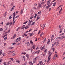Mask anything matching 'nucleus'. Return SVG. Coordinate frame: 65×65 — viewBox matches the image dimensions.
Listing matches in <instances>:
<instances>
[{
    "label": "nucleus",
    "mask_w": 65,
    "mask_h": 65,
    "mask_svg": "<svg viewBox=\"0 0 65 65\" xmlns=\"http://www.w3.org/2000/svg\"><path fill=\"white\" fill-rule=\"evenodd\" d=\"M30 26H31V24L29 23L27 25L24 27V28L25 29H28V28H29V27Z\"/></svg>",
    "instance_id": "f257e3e1"
},
{
    "label": "nucleus",
    "mask_w": 65,
    "mask_h": 65,
    "mask_svg": "<svg viewBox=\"0 0 65 65\" xmlns=\"http://www.w3.org/2000/svg\"><path fill=\"white\" fill-rule=\"evenodd\" d=\"M21 37H19L16 39V42H18L19 41H20L21 40Z\"/></svg>",
    "instance_id": "f03ea898"
},
{
    "label": "nucleus",
    "mask_w": 65,
    "mask_h": 65,
    "mask_svg": "<svg viewBox=\"0 0 65 65\" xmlns=\"http://www.w3.org/2000/svg\"><path fill=\"white\" fill-rule=\"evenodd\" d=\"M37 60V58L36 57L34 58V60L33 61V63H35L36 62V61Z\"/></svg>",
    "instance_id": "7ed1b4c3"
},
{
    "label": "nucleus",
    "mask_w": 65,
    "mask_h": 65,
    "mask_svg": "<svg viewBox=\"0 0 65 65\" xmlns=\"http://www.w3.org/2000/svg\"><path fill=\"white\" fill-rule=\"evenodd\" d=\"M48 55L50 56H51L52 55V53L51 52L49 51L48 53Z\"/></svg>",
    "instance_id": "20e7f679"
},
{
    "label": "nucleus",
    "mask_w": 65,
    "mask_h": 65,
    "mask_svg": "<svg viewBox=\"0 0 65 65\" xmlns=\"http://www.w3.org/2000/svg\"><path fill=\"white\" fill-rule=\"evenodd\" d=\"M50 57L51 56H49V57L48 59V61L47 62V63H48V62H49V61H50V59H51V58Z\"/></svg>",
    "instance_id": "39448f33"
},
{
    "label": "nucleus",
    "mask_w": 65,
    "mask_h": 65,
    "mask_svg": "<svg viewBox=\"0 0 65 65\" xmlns=\"http://www.w3.org/2000/svg\"><path fill=\"white\" fill-rule=\"evenodd\" d=\"M14 7H15V6H14L12 8L10 9V11H12L13 9H14Z\"/></svg>",
    "instance_id": "423d86ee"
},
{
    "label": "nucleus",
    "mask_w": 65,
    "mask_h": 65,
    "mask_svg": "<svg viewBox=\"0 0 65 65\" xmlns=\"http://www.w3.org/2000/svg\"><path fill=\"white\" fill-rule=\"evenodd\" d=\"M24 9H23H23H22L21 11H20V14H21V15H22V14H23V12L24 11Z\"/></svg>",
    "instance_id": "0eeeda50"
},
{
    "label": "nucleus",
    "mask_w": 65,
    "mask_h": 65,
    "mask_svg": "<svg viewBox=\"0 0 65 65\" xmlns=\"http://www.w3.org/2000/svg\"><path fill=\"white\" fill-rule=\"evenodd\" d=\"M39 64L40 65H43V63H42V62L41 61H40L39 62Z\"/></svg>",
    "instance_id": "6e6552de"
},
{
    "label": "nucleus",
    "mask_w": 65,
    "mask_h": 65,
    "mask_svg": "<svg viewBox=\"0 0 65 65\" xmlns=\"http://www.w3.org/2000/svg\"><path fill=\"white\" fill-rule=\"evenodd\" d=\"M50 4V0H48L47 2V5H49Z\"/></svg>",
    "instance_id": "1a4fd4ad"
},
{
    "label": "nucleus",
    "mask_w": 65,
    "mask_h": 65,
    "mask_svg": "<svg viewBox=\"0 0 65 65\" xmlns=\"http://www.w3.org/2000/svg\"><path fill=\"white\" fill-rule=\"evenodd\" d=\"M25 44H27V45L28 46H29V45H30V43L29 42H26Z\"/></svg>",
    "instance_id": "9d476101"
},
{
    "label": "nucleus",
    "mask_w": 65,
    "mask_h": 65,
    "mask_svg": "<svg viewBox=\"0 0 65 65\" xmlns=\"http://www.w3.org/2000/svg\"><path fill=\"white\" fill-rule=\"evenodd\" d=\"M30 43L31 44V45H33V42H32V40H31L30 41Z\"/></svg>",
    "instance_id": "9b49d317"
},
{
    "label": "nucleus",
    "mask_w": 65,
    "mask_h": 65,
    "mask_svg": "<svg viewBox=\"0 0 65 65\" xmlns=\"http://www.w3.org/2000/svg\"><path fill=\"white\" fill-rule=\"evenodd\" d=\"M38 6L39 7H42V5H41L40 4H38Z\"/></svg>",
    "instance_id": "f8f14e48"
},
{
    "label": "nucleus",
    "mask_w": 65,
    "mask_h": 65,
    "mask_svg": "<svg viewBox=\"0 0 65 65\" xmlns=\"http://www.w3.org/2000/svg\"><path fill=\"white\" fill-rule=\"evenodd\" d=\"M65 37V36H63L62 37H60V39H63V38H64Z\"/></svg>",
    "instance_id": "ddd939ff"
},
{
    "label": "nucleus",
    "mask_w": 65,
    "mask_h": 65,
    "mask_svg": "<svg viewBox=\"0 0 65 65\" xmlns=\"http://www.w3.org/2000/svg\"><path fill=\"white\" fill-rule=\"evenodd\" d=\"M46 38H44V40L43 41V42H45V41H46Z\"/></svg>",
    "instance_id": "4468645a"
},
{
    "label": "nucleus",
    "mask_w": 65,
    "mask_h": 65,
    "mask_svg": "<svg viewBox=\"0 0 65 65\" xmlns=\"http://www.w3.org/2000/svg\"><path fill=\"white\" fill-rule=\"evenodd\" d=\"M13 52H12V51H9L8 52V54H10L11 53H11H12Z\"/></svg>",
    "instance_id": "2eb2a0df"
},
{
    "label": "nucleus",
    "mask_w": 65,
    "mask_h": 65,
    "mask_svg": "<svg viewBox=\"0 0 65 65\" xmlns=\"http://www.w3.org/2000/svg\"><path fill=\"white\" fill-rule=\"evenodd\" d=\"M16 62H17L18 63H20V61L19 60H17Z\"/></svg>",
    "instance_id": "dca6fc26"
},
{
    "label": "nucleus",
    "mask_w": 65,
    "mask_h": 65,
    "mask_svg": "<svg viewBox=\"0 0 65 65\" xmlns=\"http://www.w3.org/2000/svg\"><path fill=\"white\" fill-rule=\"evenodd\" d=\"M29 64H30L31 65H33V63H32L31 62H29Z\"/></svg>",
    "instance_id": "f3484780"
},
{
    "label": "nucleus",
    "mask_w": 65,
    "mask_h": 65,
    "mask_svg": "<svg viewBox=\"0 0 65 65\" xmlns=\"http://www.w3.org/2000/svg\"><path fill=\"white\" fill-rule=\"evenodd\" d=\"M52 50H53V52H54L55 50V48H52Z\"/></svg>",
    "instance_id": "a211bd4d"
},
{
    "label": "nucleus",
    "mask_w": 65,
    "mask_h": 65,
    "mask_svg": "<svg viewBox=\"0 0 65 65\" xmlns=\"http://www.w3.org/2000/svg\"><path fill=\"white\" fill-rule=\"evenodd\" d=\"M30 36H31L33 35V33H31L30 34Z\"/></svg>",
    "instance_id": "6ab92c4d"
},
{
    "label": "nucleus",
    "mask_w": 65,
    "mask_h": 65,
    "mask_svg": "<svg viewBox=\"0 0 65 65\" xmlns=\"http://www.w3.org/2000/svg\"><path fill=\"white\" fill-rule=\"evenodd\" d=\"M9 49L10 50H11V49H12V48H13V47H9Z\"/></svg>",
    "instance_id": "aec40b11"
},
{
    "label": "nucleus",
    "mask_w": 65,
    "mask_h": 65,
    "mask_svg": "<svg viewBox=\"0 0 65 65\" xmlns=\"http://www.w3.org/2000/svg\"><path fill=\"white\" fill-rule=\"evenodd\" d=\"M62 8H61V9L59 11V13H61V11H62Z\"/></svg>",
    "instance_id": "412c9836"
},
{
    "label": "nucleus",
    "mask_w": 65,
    "mask_h": 65,
    "mask_svg": "<svg viewBox=\"0 0 65 65\" xmlns=\"http://www.w3.org/2000/svg\"><path fill=\"white\" fill-rule=\"evenodd\" d=\"M60 38H61V37H58L56 38V40H57V39H61Z\"/></svg>",
    "instance_id": "4be33fe9"
},
{
    "label": "nucleus",
    "mask_w": 65,
    "mask_h": 65,
    "mask_svg": "<svg viewBox=\"0 0 65 65\" xmlns=\"http://www.w3.org/2000/svg\"><path fill=\"white\" fill-rule=\"evenodd\" d=\"M2 51L1 50L0 51V56L2 55Z\"/></svg>",
    "instance_id": "5701e85b"
},
{
    "label": "nucleus",
    "mask_w": 65,
    "mask_h": 65,
    "mask_svg": "<svg viewBox=\"0 0 65 65\" xmlns=\"http://www.w3.org/2000/svg\"><path fill=\"white\" fill-rule=\"evenodd\" d=\"M56 42H55L52 45V47H53V46H54V45H55V44H56Z\"/></svg>",
    "instance_id": "b1692460"
},
{
    "label": "nucleus",
    "mask_w": 65,
    "mask_h": 65,
    "mask_svg": "<svg viewBox=\"0 0 65 65\" xmlns=\"http://www.w3.org/2000/svg\"><path fill=\"white\" fill-rule=\"evenodd\" d=\"M15 13L14 12L13 13V17H15Z\"/></svg>",
    "instance_id": "393cba45"
},
{
    "label": "nucleus",
    "mask_w": 65,
    "mask_h": 65,
    "mask_svg": "<svg viewBox=\"0 0 65 65\" xmlns=\"http://www.w3.org/2000/svg\"><path fill=\"white\" fill-rule=\"evenodd\" d=\"M26 57H27V58H29V54H27L26 55Z\"/></svg>",
    "instance_id": "a878e982"
},
{
    "label": "nucleus",
    "mask_w": 65,
    "mask_h": 65,
    "mask_svg": "<svg viewBox=\"0 0 65 65\" xmlns=\"http://www.w3.org/2000/svg\"><path fill=\"white\" fill-rule=\"evenodd\" d=\"M32 48L34 49L35 50V45H34L32 47Z\"/></svg>",
    "instance_id": "bb28decb"
},
{
    "label": "nucleus",
    "mask_w": 65,
    "mask_h": 65,
    "mask_svg": "<svg viewBox=\"0 0 65 65\" xmlns=\"http://www.w3.org/2000/svg\"><path fill=\"white\" fill-rule=\"evenodd\" d=\"M11 16H12V15H11L9 17V19H10V20H11V18H12V17H11Z\"/></svg>",
    "instance_id": "cd10ccee"
},
{
    "label": "nucleus",
    "mask_w": 65,
    "mask_h": 65,
    "mask_svg": "<svg viewBox=\"0 0 65 65\" xmlns=\"http://www.w3.org/2000/svg\"><path fill=\"white\" fill-rule=\"evenodd\" d=\"M44 46L41 49V50H44Z\"/></svg>",
    "instance_id": "c85d7f7f"
},
{
    "label": "nucleus",
    "mask_w": 65,
    "mask_h": 65,
    "mask_svg": "<svg viewBox=\"0 0 65 65\" xmlns=\"http://www.w3.org/2000/svg\"><path fill=\"white\" fill-rule=\"evenodd\" d=\"M56 4V2H55L53 4V6H55Z\"/></svg>",
    "instance_id": "c756f323"
},
{
    "label": "nucleus",
    "mask_w": 65,
    "mask_h": 65,
    "mask_svg": "<svg viewBox=\"0 0 65 65\" xmlns=\"http://www.w3.org/2000/svg\"><path fill=\"white\" fill-rule=\"evenodd\" d=\"M59 27L60 29H61V28L62 27V26H61V25H59Z\"/></svg>",
    "instance_id": "7c9ffc66"
},
{
    "label": "nucleus",
    "mask_w": 65,
    "mask_h": 65,
    "mask_svg": "<svg viewBox=\"0 0 65 65\" xmlns=\"http://www.w3.org/2000/svg\"><path fill=\"white\" fill-rule=\"evenodd\" d=\"M44 34H43V32H42L41 34L40 35V36L41 37V36H42V35H43Z\"/></svg>",
    "instance_id": "2f4dec72"
},
{
    "label": "nucleus",
    "mask_w": 65,
    "mask_h": 65,
    "mask_svg": "<svg viewBox=\"0 0 65 65\" xmlns=\"http://www.w3.org/2000/svg\"><path fill=\"white\" fill-rule=\"evenodd\" d=\"M54 56L56 57H57V58H58V55L57 54H55L54 55Z\"/></svg>",
    "instance_id": "473e14b6"
},
{
    "label": "nucleus",
    "mask_w": 65,
    "mask_h": 65,
    "mask_svg": "<svg viewBox=\"0 0 65 65\" xmlns=\"http://www.w3.org/2000/svg\"><path fill=\"white\" fill-rule=\"evenodd\" d=\"M7 36V34H6V35H5L3 36V38H4V37H5V36Z\"/></svg>",
    "instance_id": "72a5a7b5"
},
{
    "label": "nucleus",
    "mask_w": 65,
    "mask_h": 65,
    "mask_svg": "<svg viewBox=\"0 0 65 65\" xmlns=\"http://www.w3.org/2000/svg\"><path fill=\"white\" fill-rule=\"evenodd\" d=\"M34 24H35V22H33L32 23L31 25H34Z\"/></svg>",
    "instance_id": "f704fd0d"
},
{
    "label": "nucleus",
    "mask_w": 65,
    "mask_h": 65,
    "mask_svg": "<svg viewBox=\"0 0 65 65\" xmlns=\"http://www.w3.org/2000/svg\"><path fill=\"white\" fill-rule=\"evenodd\" d=\"M10 63H9V62H7V65H9Z\"/></svg>",
    "instance_id": "c9c22d12"
},
{
    "label": "nucleus",
    "mask_w": 65,
    "mask_h": 65,
    "mask_svg": "<svg viewBox=\"0 0 65 65\" xmlns=\"http://www.w3.org/2000/svg\"><path fill=\"white\" fill-rule=\"evenodd\" d=\"M50 39H48V42L47 43V44H48V43L50 42Z\"/></svg>",
    "instance_id": "e433bc0d"
},
{
    "label": "nucleus",
    "mask_w": 65,
    "mask_h": 65,
    "mask_svg": "<svg viewBox=\"0 0 65 65\" xmlns=\"http://www.w3.org/2000/svg\"><path fill=\"white\" fill-rule=\"evenodd\" d=\"M12 56H15V53H13L12 54Z\"/></svg>",
    "instance_id": "4c0bfd02"
},
{
    "label": "nucleus",
    "mask_w": 65,
    "mask_h": 65,
    "mask_svg": "<svg viewBox=\"0 0 65 65\" xmlns=\"http://www.w3.org/2000/svg\"><path fill=\"white\" fill-rule=\"evenodd\" d=\"M9 59H11V61H13V58H9Z\"/></svg>",
    "instance_id": "58836bf2"
},
{
    "label": "nucleus",
    "mask_w": 65,
    "mask_h": 65,
    "mask_svg": "<svg viewBox=\"0 0 65 65\" xmlns=\"http://www.w3.org/2000/svg\"><path fill=\"white\" fill-rule=\"evenodd\" d=\"M62 30L60 29V30L59 33H61L62 32Z\"/></svg>",
    "instance_id": "ea45409f"
},
{
    "label": "nucleus",
    "mask_w": 65,
    "mask_h": 65,
    "mask_svg": "<svg viewBox=\"0 0 65 65\" xmlns=\"http://www.w3.org/2000/svg\"><path fill=\"white\" fill-rule=\"evenodd\" d=\"M36 17H37V14H36L34 16L35 18H36Z\"/></svg>",
    "instance_id": "a19ab883"
},
{
    "label": "nucleus",
    "mask_w": 65,
    "mask_h": 65,
    "mask_svg": "<svg viewBox=\"0 0 65 65\" xmlns=\"http://www.w3.org/2000/svg\"><path fill=\"white\" fill-rule=\"evenodd\" d=\"M6 39H7V37H6L4 38V40H6Z\"/></svg>",
    "instance_id": "79ce46f5"
},
{
    "label": "nucleus",
    "mask_w": 65,
    "mask_h": 65,
    "mask_svg": "<svg viewBox=\"0 0 65 65\" xmlns=\"http://www.w3.org/2000/svg\"><path fill=\"white\" fill-rule=\"evenodd\" d=\"M28 22V21H26V22H25L23 24H26V23H27V22Z\"/></svg>",
    "instance_id": "37998d69"
},
{
    "label": "nucleus",
    "mask_w": 65,
    "mask_h": 65,
    "mask_svg": "<svg viewBox=\"0 0 65 65\" xmlns=\"http://www.w3.org/2000/svg\"><path fill=\"white\" fill-rule=\"evenodd\" d=\"M46 6V4H45L43 6V7H45V6Z\"/></svg>",
    "instance_id": "c03bdc74"
},
{
    "label": "nucleus",
    "mask_w": 65,
    "mask_h": 65,
    "mask_svg": "<svg viewBox=\"0 0 65 65\" xmlns=\"http://www.w3.org/2000/svg\"><path fill=\"white\" fill-rule=\"evenodd\" d=\"M3 64H4V65H7V63L6 62H4Z\"/></svg>",
    "instance_id": "a18cd8bd"
},
{
    "label": "nucleus",
    "mask_w": 65,
    "mask_h": 65,
    "mask_svg": "<svg viewBox=\"0 0 65 65\" xmlns=\"http://www.w3.org/2000/svg\"><path fill=\"white\" fill-rule=\"evenodd\" d=\"M41 3L42 5H43V4H45V3L44 2H42Z\"/></svg>",
    "instance_id": "49530a36"
},
{
    "label": "nucleus",
    "mask_w": 65,
    "mask_h": 65,
    "mask_svg": "<svg viewBox=\"0 0 65 65\" xmlns=\"http://www.w3.org/2000/svg\"><path fill=\"white\" fill-rule=\"evenodd\" d=\"M10 30H8V31L7 32H6V33H9V32H10Z\"/></svg>",
    "instance_id": "de8ad7c7"
},
{
    "label": "nucleus",
    "mask_w": 65,
    "mask_h": 65,
    "mask_svg": "<svg viewBox=\"0 0 65 65\" xmlns=\"http://www.w3.org/2000/svg\"><path fill=\"white\" fill-rule=\"evenodd\" d=\"M14 18H15V17H13V22H14Z\"/></svg>",
    "instance_id": "09e8293b"
},
{
    "label": "nucleus",
    "mask_w": 65,
    "mask_h": 65,
    "mask_svg": "<svg viewBox=\"0 0 65 65\" xmlns=\"http://www.w3.org/2000/svg\"><path fill=\"white\" fill-rule=\"evenodd\" d=\"M16 36H17V35H16L15 34L13 37V38H15V37H16Z\"/></svg>",
    "instance_id": "8fccbe9b"
},
{
    "label": "nucleus",
    "mask_w": 65,
    "mask_h": 65,
    "mask_svg": "<svg viewBox=\"0 0 65 65\" xmlns=\"http://www.w3.org/2000/svg\"><path fill=\"white\" fill-rule=\"evenodd\" d=\"M3 31V29L2 28H1L0 29V31Z\"/></svg>",
    "instance_id": "3c124183"
},
{
    "label": "nucleus",
    "mask_w": 65,
    "mask_h": 65,
    "mask_svg": "<svg viewBox=\"0 0 65 65\" xmlns=\"http://www.w3.org/2000/svg\"><path fill=\"white\" fill-rule=\"evenodd\" d=\"M22 55H26V53H22L21 54Z\"/></svg>",
    "instance_id": "603ef678"
},
{
    "label": "nucleus",
    "mask_w": 65,
    "mask_h": 65,
    "mask_svg": "<svg viewBox=\"0 0 65 65\" xmlns=\"http://www.w3.org/2000/svg\"><path fill=\"white\" fill-rule=\"evenodd\" d=\"M54 38V35H52V36L51 38Z\"/></svg>",
    "instance_id": "864d4df0"
},
{
    "label": "nucleus",
    "mask_w": 65,
    "mask_h": 65,
    "mask_svg": "<svg viewBox=\"0 0 65 65\" xmlns=\"http://www.w3.org/2000/svg\"><path fill=\"white\" fill-rule=\"evenodd\" d=\"M20 29V27H19L18 28L17 30V31H18L19 30V29Z\"/></svg>",
    "instance_id": "5fc2aeb1"
},
{
    "label": "nucleus",
    "mask_w": 65,
    "mask_h": 65,
    "mask_svg": "<svg viewBox=\"0 0 65 65\" xmlns=\"http://www.w3.org/2000/svg\"><path fill=\"white\" fill-rule=\"evenodd\" d=\"M16 44V43H12L13 45H14L15 44Z\"/></svg>",
    "instance_id": "6e6d98bb"
},
{
    "label": "nucleus",
    "mask_w": 65,
    "mask_h": 65,
    "mask_svg": "<svg viewBox=\"0 0 65 65\" xmlns=\"http://www.w3.org/2000/svg\"><path fill=\"white\" fill-rule=\"evenodd\" d=\"M32 22V21L31 20L29 22V23H31Z\"/></svg>",
    "instance_id": "4d7b16f0"
},
{
    "label": "nucleus",
    "mask_w": 65,
    "mask_h": 65,
    "mask_svg": "<svg viewBox=\"0 0 65 65\" xmlns=\"http://www.w3.org/2000/svg\"><path fill=\"white\" fill-rule=\"evenodd\" d=\"M9 25H12V22H11L10 23H9Z\"/></svg>",
    "instance_id": "13d9d810"
},
{
    "label": "nucleus",
    "mask_w": 65,
    "mask_h": 65,
    "mask_svg": "<svg viewBox=\"0 0 65 65\" xmlns=\"http://www.w3.org/2000/svg\"><path fill=\"white\" fill-rule=\"evenodd\" d=\"M40 13H41V11H39L38 12L39 14Z\"/></svg>",
    "instance_id": "bf43d9fd"
},
{
    "label": "nucleus",
    "mask_w": 65,
    "mask_h": 65,
    "mask_svg": "<svg viewBox=\"0 0 65 65\" xmlns=\"http://www.w3.org/2000/svg\"><path fill=\"white\" fill-rule=\"evenodd\" d=\"M7 12H5V14H4V15L5 16H6V13H7Z\"/></svg>",
    "instance_id": "052dcab7"
},
{
    "label": "nucleus",
    "mask_w": 65,
    "mask_h": 65,
    "mask_svg": "<svg viewBox=\"0 0 65 65\" xmlns=\"http://www.w3.org/2000/svg\"><path fill=\"white\" fill-rule=\"evenodd\" d=\"M9 22H8L6 24V25H9Z\"/></svg>",
    "instance_id": "680f3d73"
},
{
    "label": "nucleus",
    "mask_w": 65,
    "mask_h": 65,
    "mask_svg": "<svg viewBox=\"0 0 65 65\" xmlns=\"http://www.w3.org/2000/svg\"><path fill=\"white\" fill-rule=\"evenodd\" d=\"M34 5L35 6H37V4H36V3H35L34 4Z\"/></svg>",
    "instance_id": "e2e57ef3"
},
{
    "label": "nucleus",
    "mask_w": 65,
    "mask_h": 65,
    "mask_svg": "<svg viewBox=\"0 0 65 65\" xmlns=\"http://www.w3.org/2000/svg\"><path fill=\"white\" fill-rule=\"evenodd\" d=\"M2 59H1L0 60V63H1V62H2Z\"/></svg>",
    "instance_id": "0e129e2a"
},
{
    "label": "nucleus",
    "mask_w": 65,
    "mask_h": 65,
    "mask_svg": "<svg viewBox=\"0 0 65 65\" xmlns=\"http://www.w3.org/2000/svg\"><path fill=\"white\" fill-rule=\"evenodd\" d=\"M46 50H45L44 52V53H46Z\"/></svg>",
    "instance_id": "69168bd1"
},
{
    "label": "nucleus",
    "mask_w": 65,
    "mask_h": 65,
    "mask_svg": "<svg viewBox=\"0 0 65 65\" xmlns=\"http://www.w3.org/2000/svg\"><path fill=\"white\" fill-rule=\"evenodd\" d=\"M30 19H33V17H31L30 18Z\"/></svg>",
    "instance_id": "338daca9"
},
{
    "label": "nucleus",
    "mask_w": 65,
    "mask_h": 65,
    "mask_svg": "<svg viewBox=\"0 0 65 65\" xmlns=\"http://www.w3.org/2000/svg\"><path fill=\"white\" fill-rule=\"evenodd\" d=\"M40 30H39V32H38V34H39L40 33Z\"/></svg>",
    "instance_id": "774afa93"
}]
</instances>
